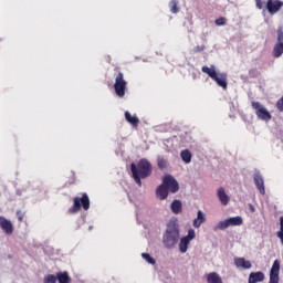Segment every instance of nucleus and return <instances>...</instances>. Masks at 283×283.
<instances>
[{
  "mask_svg": "<svg viewBox=\"0 0 283 283\" xmlns=\"http://www.w3.org/2000/svg\"><path fill=\"white\" fill-rule=\"evenodd\" d=\"M217 196L223 207H227V205H229V195L224 191V188L220 187L217 191Z\"/></svg>",
  "mask_w": 283,
  "mask_h": 283,
  "instance_id": "obj_17",
  "label": "nucleus"
},
{
  "mask_svg": "<svg viewBox=\"0 0 283 283\" xmlns=\"http://www.w3.org/2000/svg\"><path fill=\"white\" fill-rule=\"evenodd\" d=\"M180 240V228L176 221H170L167 224L166 231L163 235V244L166 249H174Z\"/></svg>",
  "mask_w": 283,
  "mask_h": 283,
  "instance_id": "obj_1",
  "label": "nucleus"
},
{
  "mask_svg": "<svg viewBox=\"0 0 283 283\" xmlns=\"http://www.w3.org/2000/svg\"><path fill=\"white\" fill-rule=\"evenodd\" d=\"M180 157L184 160V163L186 164L191 163L192 155H191V151H189V149L181 150Z\"/></svg>",
  "mask_w": 283,
  "mask_h": 283,
  "instance_id": "obj_24",
  "label": "nucleus"
},
{
  "mask_svg": "<svg viewBox=\"0 0 283 283\" xmlns=\"http://www.w3.org/2000/svg\"><path fill=\"white\" fill-rule=\"evenodd\" d=\"M169 8L172 14H178L180 12V8H178V0H171L169 2Z\"/></svg>",
  "mask_w": 283,
  "mask_h": 283,
  "instance_id": "obj_26",
  "label": "nucleus"
},
{
  "mask_svg": "<svg viewBox=\"0 0 283 283\" xmlns=\"http://www.w3.org/2000/svg\"><path fill=\"white\" fill-rule=\"evenodd\" d=\"M265 8H266L269 14H271V17H273V14H277V12L280 10H282L283 2H282V0H268L265 3Z\"/></svg>",
  "mask_w": 283,
  "mask_h": 283,
  "instance_id": "obj_9",
  "label": "nucleus"
},
{
  "mask_svg": "<svg viewBox=\"0 0 283 283\" xmlns=\"http://www.w3.org/2000/svg\"><path fill=\"white\" fill-rule=\"evenodd\" d=\"M276 238H279L283 245V217H280V231L276 232Z\"/></svg>",
  "mask_w": 283,
  "mask_h": 283,
  "instance_id": "obj_27",
  "label": "nucleus"
},
{
  "mask_svg": "<svg viewBox=\"0 0 283 283\" xmlns=\"http://www.w3.org/2000/svg\"><path fill=\"white\" fill-rule=\"evenodd\" d=\"M136 185H138V187H140L143 185V182L140 181V178H135L134 179Z\"/></svg>",
  "mask_w": 283,
  "mask_h": 283,
  "instance_id": "obj_34",
  "label": "nucleus"
},
{
  "mask_svg": "<svg viewBox=\"0 0 283 283\" xmlns=\"http://www.w3.org/2000/svg\"><path fill=\"white\" fill-rule=\"evenodd\" d=\"M205 222H207V218L205 217L202 210H199L197 212V218L192 222V226L195 227V229H200L201 224H205Z\"/></svg>",
  "mask_w": 283,
  "mask_h": 283,
  "instance_id": "obj_15",
  "label": "nucleus"
},
{
  "mask_svg": "<svg viewBox=\"0 0 283 283\" xmlns=\"http://www.w3.org/2000/svg\"><path fill=\"white\" fill-rule=\"evenodd\" d=\"M255 178H260V175H256Z\"/></svg>",
  "mask_w": 283,
  "mask_h": 283,
  "instance_id": "obj_37",
  "label": "nucleus"
},
{
  "mask_svg": "<svg viewBox=\"0 0 283 283\" xmlns=\"http://www.w3.org/2000/svg\"><path fill=\"white\" fill-rule=\"evenodd\" d=\"M242 222V217H231L223 221H220L217 224V229H219L220 231H224V229H229V227H241Z\"/></svg>",
  "mask_w": 283,
  "mask_h": 283,
  "instance_id": "obj_7",
  "label": "nucleus"
},
{
  "mask_svg": "<svg viewBox=\"0 0 283 283\" xmlns=\"http://www.w3.org/2000/svg\"><path fill=\"white\" fill-rule=\"evenodd\" d=\"M55 277L59 283H72V277H70V273H67V271L57 272Z\"/></svg>",
  "mask_w": 283,
  "mask_h": 283,
  "instance_id": "obj_19",
  "label": "nucleus"
},
{
  "mask_svg": "<svg viewBox=\"0 0 283 283\" xmlns=\"http://www.w3.org/2000/svg\"><path fill=\"white\" fill-rule=\"evenodd\" d=\"M164 184L166 185V188L171 193H178L180 186L178 185V181L174 178H164Z\"/></svg>",
  "mask_w": 283,
  "mask_h": 283,
  "instance_id": "obj_13",
  "label": "nucleus"
},
{
  "mask_svg": "<svg viewBox=\"0 0 283 283\" xmlns=\"http://www.w3.org/2000/svg\"><path fill=\"white\" fill-rule=\"evenodd\" d=\"M17 218L19 222H23V219L25 218V212L22 210H17Z\"/></svg>",
  "mask_w": 283,
  "mask_h": 283,
  "instance_id": "obj_31",
  "label": "nucleus"
},
{
  "mask_svg": "<svg viewBox=\"0 0 283 283\" xmlns=\"http://www.w3.org/2000/svg\"><path fill=\"white\" fill-rule=\"evenodd\" d=\"M250 209H251L252 213L255 211V208L253 207V205H250Z\"/></svg>",
  "mask_w": 283,
  "mask_h": 283,
  "instance_id": "obj_35",
  "label": "nucleus"
},
{
  "mask_svg": "<svg viewBox=\"0 0 283 283\" xmlns=\"http://www.w3.org/2000/svg\"><path fill=\"white\" fill-rule=\"evenodd\" d=\"M44 283H56V275L49 274L44 276Z\"/></svg>",
  "mask_w": 283,
  "mask_h": 283,
  "instance_id": "obj_29",
  "label": "nucleus"
},
{
  "mask_svg": "<svg viewBox=\"0 0 283 283\" xmlns=\"http://www.w3.org/2000/svg\"><path fill=\"white\" fill-rule=\"evenodd\" d=\"M201 71L203 72V74H208V76L210 78H212V81H214L217 83V85H219V87H222V90H227L228 84H227V74L226 73H218L216 72V66H202Z\"/></svg>",
  "mask_w": 283,
  "mask_h": 283,
  "instance_id": "obj_3",
  "label": "nucleus"
},
{
  "mask_svg": "<svg viewBox=\"0 0 283 283\" xmlns=\"http://www.w3.org/2000/svg\"><path fill=\"white\" fill-rule=\"evenodd\" d=\"M207 282L208 283H222V277H220V274L216 272H211L207 275Z\"/></svg>",
  "mask_w": 283,
  "mask_h": 283,
  "instance_id": "obj_23",
  "label": "nucleus"
},
{
  "mask_svg": "<svg viewBox=\"0 0 283 283\" xmlns=\"http://www.w3.org/2000/svg\"><path fill=\"white\" fill-rule=\"evenodd\" d=\"M251 105H252V108L255 111V114H256V117L259 118V120H265V123H269V120H271V118H273V116L271 115L269 109H266V107H264V105H262V103L252 102Z\"/></svg>",
  "mask_w": 283,
  "mask_h": 283,
  "instance_id": "obj_5",
  "label": "nucleus"
},
{
  "mask_svg": "<svg viewBox=\"0 0 283 283\" xmlns=\"http://www.w3.org/2000/svg\"><path fill=\"white\" fill-rule=\"evenodd\" d=\"M0 229L7 235H12V233H14V226L12 224V221H10L6 217H1V216H0Z\"/></svg>",
  "mask_w": 283,
  "mask_h": 283,
  "instance_id": "obj_12",
  "label": "nucleus"
},
{
  "mask_svg": "<svg viewBox=\"0 0 283 283\" xmlns=\"http://www.w3.org/2000/svg\"><path fill=\"white\" fill-rule=\"evenodd\" d=\"M142 258H144V260L146 262H148V264H156V260L154 258H151V255H149V253H143Z\"/></svg>",
  "mask_w": 283,
  "mask_h": 283,
  "instance_id": "obj_28",
  "label": "nucleus"
},
{
  "mask_svg": "<svg viewBox=\"0 0 283 283\" xmlns=\"http://www.w3.org/2000/svg\"><path fill=\"white\" fill-rule=\"evenodd\" d=\"M130 171L133 178H149L154 171V166H151L150 160L142 158L137 164H130Z\"/></svg>",
  "mask_w": 283,
  "mask_h": 283,
  "instance_id": "obj_2",
  "label": "nucleus"
},
{
  "mask_svg": "<svg viewBox=\"0 0 283 283\" xmlns=\"http://www.w3.org/2000/svg\"><path fill=\"white\" fill-rule=\"evenodd\" d=\"M114 90L119 98L125 96V92L127 90V81H125V75H123L122 72H119L115 77Z\"/></svg>",
  "mask_w": 283,
  "mask_h": 283,
  "instance_id": "obj_6",
  "label": "nucleus"
},
{
  "mask_svg": "<svg viewBox=\"0 0 283 283\" xmlns=\"http://www.w3.org/2000/svg\"><path fill=\"white\" fill-rule=\"evenodd\" d=\"M269 283H280V260H275L272 264Z\"/></svg>",
  "mask_w": 283,
  "mask_h": 283,
  "instance_id": "obj_11",
  "label": "nucleus"
},
{
  "mask_svg": "<svg viewBox=\"0 0 283 283\" xmlns=\"http://www.w3.org/2000/svg\"><path fill=\"white\" fill-rule=\"evenodd\" d=\"M84 209V211H87L90 209V197L87 193H83L82 197H74L73 198V206L69 209V213H78Z\"/></svg>",
  "mask_w": 283,
  "mask_h": 283,
  "instance_id": "obj_4",
  "label": "nucleus"
},
{
  "mask_svg": "<svg viewBox=\"0 0 283 283\" xmlns=\"http://www.w3.org/2000/svg\"><path fill=\"white\" fill-rule=\"evenodd\" d=\"M234 264L237 269H251L252 264L251 261L244 258H237L234 259Z\"/></svg>",
  "mask_w": 283,
  "mask_h": 283,
  "instance_id": "obj_16",
  "label": "nucleus"
},
{
  "mask_svg": "<svg viewBox=\"0 0 283 283\" xmlns=\"http://www.w3.org/2000/svg\"><path fill=\"white\" fill-rule=\"evenodd\" d=\"M258 282H264V273L263 272L250 273L248 283H258Z\"/></svg>",
  "mask_w": 283,
  "mask_h": 283,
  "instance_id": "obj_18",
  "label": "nucleus"
},
{
  "mask_svg": "<svg viewBox=\"0 0 283 283\" xmlns=\"http://www.w3.org/2000/svg\"><path fill=\"white\" fill-rule=\"evenodd\" d=\"M157 167H159L161 170L167 169L169 167V164L167 163V159L163 156L157 157Z\"/></svg>",
  "mask_w": 283,
  "mask_h": 283,
  "instance_id": "obj_25",
  "label": "nucleus"
},
{
  "mask_svg": "<svg viewBox=\"0 0 283 283\" xmlns=\"http://www.w3.org/2000/svg\"><path fill=\"white\" fill-rule=\"evenodd\" d=\"M168 196L169 190L165 185V181L163 180V184L156 189V197L158 198V200H167Z\"/></svg>",
  "mask_w": 283,
  "mask_h": 283,
  "instance_id": "obj_14",
  "label": "nucleus"
},
{
  "mask_svg": "<svg viewBox=\"0 0 283 283\" xmlns=\"http://www.w3.org/2000/svg\"><path fill=\"white\" fill-rule=\"evenodd\" d=\"M283 54V31L282 29L277 30V43L273 48L274 59H280Z\"/></svg>",
  "mask_w": 283,
  "mask_h": 283,
  "instance_id": "obj_10",
  "label": "nucleus"
},
{
  "mask_svg": "<svg viewBox=\"0 0 283 283\" xmlns=\"http://www.w3.org/2000/svg\"><path fill=\"white\" fill-rule=\"evenodd\" d=\"M196 239V230L190 229L186 237H182L179 241V251L180 253H185L187 249H189V244L191 240Z\"/></svg>",
  "mask_w": 283,
  "mask_h": 283,
  "instance_id": "obj_8",
  "label": "nucleus"
},
{
  "mask_svg": "<svg viewBox=\"0 0 283 283\" xmlns=\"http://www.w3.org/2000/svg\"><path fill=\"white\" fill-rule=\"evenodd\" d=\"M216 25H227V18L220 17L214 21Z\"/></svg>",
  "mask_w": 283,
  "mask_h": 283,
  "instance_id": "obj_30",
  "label": "nucleus"
},
{
  "mask_svg": "<svg viewBox=\"0 0 283 283\" xmlns=\"http://www.w3.org/2000/svg\"><path fill=\"white\" fill-rule=\"evenodd\" d=\"M254 185H255L256 189L259 190V193H261V196H264L266 193V190L264 188V179L263 178H255Z\"/></svg>",
  "mask_w": 283,
  "mask_h": 283,
  "instance_id": "obj_22",
  "label": "nucleus"
},
{
  "mask_svg": "<svg viewBox=\"0 0 283 283\" xmlns=\"http://www.w3.org/2000/svg\"><path fill=\"white\" fill-rule=\"evenodd\" d=\"M125 119L127 120V123L133 125V127H138V124L140 123V119H138V116L136 115L132 116V113H129L128 111L125 112Z\"/></svg>",
  "mask_w": 283,
  "mask_h": 283,
  "instance_id": "obj_20",
  "label": "nucleus"
},
{
  "mask_svg": "<svg viewBox=\"0 0 283 283\" xmlns=\"http://www.w3.org/2000/svg\"><path fill=\"white\" fill-rule=\"evenodd\" d=\"M170 209L176 216H178V213H182V202L178 199H175L170 205Z\"/></svg>",
  "mask_w": 283,
  "mask_h": 283,
  "instance_id": "obj_21",
  "label": "nucleus"
},
{
  "mask_svg": "<svg viewBox=\"0 0 283 283\" xmlns=\"http://www.w3.org/2000/svg\"><path fill=\"white\" fill-rule=\"evenodd\" d=\"M255 6H256L258 10H264L265 3L262 0H255Z\"/></svg>",
  "mask_w": 283,
  "mask_h": 283,
  "instance_id": "obj_32",
  "label": "nucleus"
},
{
  "mask_svg": "<svg viewBox=\"0 0 283 283\" xmlns=\"http://www.w3.org/2000/svg\"><path fill=\"white\" fill-rule=\"evenodd\" d=\"M164 178H171V175H165Z\"/></svg>",
  "mask_w": 283,
  "mask_h": 283,
  "instance_id": "obj_36",
  "label": "nucleus"
},
{
  "mask_svg": "<svg viewBox=\"0 0 283 283\" xmlns=\"http://www.w3.org/2000/svg\"><path fill=\"white\" fill-rule=\"evenodd\" d=\"M203 50H205V45H198V46H196L195 48V52H203Z\"/></svg>",
  "mask_w": 283,
  "mask_h": 283,
  "instance_id": "obj_33",
  "label": "nucleus"
}]
</instances>
